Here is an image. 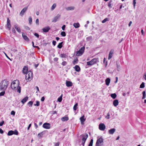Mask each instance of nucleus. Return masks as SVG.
I'll use <instances>...</instances> for the list:
<instances>
[{
    "label": "nucleus",
    "instance_id": "nucleus-1",
    "mask_svg": "<svg viewBox=\"0 0 146 146\" xmlns=\"http://www.w3.org/2000/svg\"><path fill=\"white\" fill-rule=\"evenodd\" d=\"M9 85V81L6 79L2 80L0 83V90L5 91Z\"/></svg>",
    "mask_w": 146,
    "mask_h": 146
},
{
    "label": "nucleus",
    "instance_id": "nucleus-2",
    "mask_svg": "<svg viewBox=\"0 0 146 146\" xmlns=\"http://www.w3.org/2000/svg\"><path fill=\"white\" fill-rule=\"evenodd\" d=\"M18 83L15 85L16 83L13 81L12 82L11 85V88L14 90H17V92L19 93H20L21 92V88L19 86V82L18 80H17Z\"/></svg>",
    "mask_w": 146,
    "mask_h": 146
},
{
    "label": "nucleus",
    "instance_id": "nucleus-3",
    "mask_svg": "<svg viewBox=\"0 0 146 146\" xmlns=\"http://www.w3.org/2000/svg\"><path fill=\"white\" fill-rule=\"evenodd\" d=\"M99 62V61L98 58H94L92 59L91 61L87 62V64L88 66H91L92 65L96 64Z\"/></svg>",
    "mask_w": 146,
    "mask_h": 146
},
{
    "label": "nucleus",
    "instance_id": "nucleus-4",
    "mask_svg": "<svg viewBox=\"0 0 146 146\" xmlns=\"http://www.w3.org/2000/svg\"><path fill=\"white\" fill-rule=\"evenodd\" d=\"M82 137V145L84 146L86 140L88 137V135L87 133H84L80 135Z\"/></svg>",
    "mask_w": 146,
    "mask_h": 146
},
{
    "label": "nucleus",
    "instance_id": "nucleus-5",
    "mask_svg": "<svg viewBox=\"0 0 146 146\" xmlns=\"http://www.w3.org/2000/svg\"><path fill=\"white\" fill-rule=\"evenodd\" d=\"M26 74L25 78L27 80H30L32 78L33 74L31 71H28V72Z\"/></svg>",
    "mask_w": 146,
    "mask_h": 146
},
{
    "label": "nucleus",
    "instance_id": "nucleus-6",
    "mask_svg": "<svg viewBox=\"0 0 146 146\" xmlns=\"http://www.w3.org/2000/svg\"><path fill=\"white\" fill-rule=\"evenodd\" d=\"M84 47L83 46L81 47L79 50L76 52V55L77 56H81L84 52Z\"/></svg>",
    "mask_w": 146,
    "mask_h": 146
},
{
    "label": "nucleus",
    "instance_id": "nucleus-7",
    "mask_svg": "<svg viewBox=\"0 0 146 146\" xmlns=\"http://www.w3.org/2000/svg\"><path fill=\"white\" fill-rule=\"evenodd\" d=\"M42 127L45 129H50L51 127V125L49 123H45L43 124Z\"/></svg>",
    "mask_w": 146,
    "mask_h": 146
},
{
    "label": "nucleus",
    "instance_id": "nucleus-8",
    "mask_svg": "<svg viewBox=\"0 0 146 146\" xmlns=\"http://www.w3.org/2000/svg\"><path fill=\"white\" fill-rule=\"evenodd\" d=\"M99 129L102 131H104L106 128V126L103 123H101L99 125Z\"/></svg>",
    "mask_w": 146,
    "mask_h": 146
},
{
    "label": "nucleus",
    "instance_id": "nucleus-9",
    "mask_svg": "<svg viewBox=\"0 0 146 146\" xmlns=\"http://www.w3.org/2000/svg\"><path fill=\"white\" fill-rule=\"evenodd\" d=\"M60 15L59 14H58L55 17L52 19V22L55 23L57 21L58 19H59L60 17Z\"/></svg>",
    "mask_w": 146,
    "mask_h": 146
},
{
    "label": "nucleus",
    "instance_id": "nucleus-10",
    "mask_svg": "<svg viewBox=\"0 0 146 146\" xmlns=\"http://www.w3.org/2000/svg\"><path fill=\"white\" fill-rule=\"evenodd\" d=\"M7 28L10 30L11 29V25L10 24V21L9 20L8 18H7Z\"/></svg>",
    "mask_w": 146,
    "mask_h": 146
},
{
    "label": "nucleus",
    "instance_id": "nucleus-11",
    "mask_svg": "<svg viewBox=\"0 0 146 146\" xmlns=\"http://www.w3.org/2000/svg\"><path fill=\"white\" fill-rule=\"evenodd\" d=\"M28 8V7H24L21 11L20 14V15L22 16L24 13L26 11Z\"/></svg>",
    "mask_w": 146,
    "mask_h": 146
},
{
    "label": "nucleus",
    "instance_id": "nucleus-12",
    "mask_svg": "<svg viewBox=\"0 0 146 146\" xmlns=\"http://www.w3.org/2000/svg\"><path fill=\"white\" fill-rule=\"evenodd\" d=\"M114 52V50H111L109 53L108 57V60H109L111 59L112 57L113 54Z\"/></svg>",
    "mask_w": 146,
    "mask_h": 146
},
{
    "label": "nucleus",
    "instance_id": "nucleus-13",
    "mask_svg": "<svg viewBox=\"0 0 146 146\" xmlns=\"http://www.w3.org/2000/svg\"><path fill=\"white\" fill-rule=\"evenodd\" d=\"M45 131H44L38 134V137L40 139L43 137V135L45 134Z\"/></svg>",
    "mask_w": 146,
    "mask_h": 146
},
{
    "label": "nucleus",
    "instance_id": "nucleus-14",
    "mask_svg": "<svg viewBox=\"0 0 146 146\" xmlns=\"http://www.w3.org/2000/svg\"><path fill=\"white\" fill-rule=\"evenodd\" d=\"M28 67L26 66H25L23 69V72L24 74H26L28 72Z\"/></svg>",
    "mask_w": 146,
    "mask_h": 146
},
{
    "label": "nucleus",
    "instance_id": "nucleus-15",
    "mask_svg": "<svg viewBox=\"0 0 146 146\" xmlns=\"http://www.w3.org/2000/svg\"><path fill=\"white\" fill-rule=\"evenodd\" d=\"M50 28L49 26L43 28L42 30L44 32L47 33L50 30Z\"/></svg>",
    "mask_w": 146,
    "mask_h": 146
},
{
    "label": "nucleus",
    "instance_id": "nucleus-16",
    "mask_svg": "<svg viewBox=\"0 0 146 146\" xmlns=\"http://www.w3.org/2000/svg\"><path fill=\"white\" fill-rule=\"evenodd\" d=\"M22 36L23 38L26 41H29V39L27 37L26 35L25 34V33H22Z\"/></svg>",
    "mask_w": 146,
    "mask_h": 146
},
{
    "label": "nucleus",
    "instance_id": "nucleus-17",
    "mask_svg": "<svg viewBox=\"0 0 146 146\" xmlns=\"http://www.w3.org/2000/svg\"><path fill=\"white\" fill-rule=\"evenodd\" d=\"M15 28V29L17 31L20 33L21 32V30L20 28L18 27V25L17 24H16L14 26Z\"/></svg>",
    "mask_w": 146,
    "mask_h": 146
},
{
    "label": "nucleus",
    "instance_id": "nucleus-18",
    "mask_svg": "<svg viewBox=\"0 0 146 146\" xmlns=\"http://www.w3.org/2000/svg\"><path fill=\"white\" fill-rule=\"evenodd\" d=\"M66 86L68 87L72 86V82L70 81H66Z\"/></svg>",
    "mask_w": 146,
    "mask_h": 146
},
{
    "label": "nucleus",
    "instance_id": "nucleus-19",
    "mask_svg": "<svg viewBox=\"0 0 146 146\" xmlns=\"http://www.w3.org/2000/svg\"><path fill=\"white\" fill-rule=\"evenodd\" d=\"M74 68L75 69V70L76 71L78 72H80V66L78 65H76L75 67H74Z\"/></svg>",
    "mask_w": 146,
    "mask_h": 146
},
{
    "label": "nucleus",
    "instance_id": "nucleus-20",
    "mask_svg": "<svg viewBox=\"0 0 146 146\" xmlns=\"http://www.w3.org/2000/svg\"><path fill=\"white\" fill-rule=\"evenodd\" d=\"M115 131V128H112L109 130L108 133L110 134H113Z\"/></svg>",
    "mask_w": 146,
    "mask_h": 146
},
{
    "label": "nucleus",
    "instance_id": "nucleus-21",
    "mask_svg": "<svg viewBox=\"0 0 146 146\" xmlns=\"http://www.w3.org/2000/svg\"><path fill=\"white\" fill-rule=\"evenodd\" d=\"M118 101L117 99L114 100L113 102V105L115 107L117 106L118 105Z\"/></svg>",
    "mask_w": 146,
    "mask_h": 146
},
{
    "label": "nucleus",
    "instance_id": "nucleus-22",
    "mask_svg": "<svg viewBox=\"0 0 146 146\" xmlns=\"http://www.w3.org/2000/svg\"><path fill=\"white\" fill-rule=\"evenodd\" d=\"M28 98H29L28 96L25 97L21 100V103L23 104H24L28 100Z\"/></svg>",
    "mask_w": 146,
    "mask_h": 146
},
{
    "label": "nucleus",
    "instance_id": "nucleus-23",
    "mask_svg": "<svg viewBox=\"0 0 146 146\" xmlns=\"http://www.w3.org/2000/svg\"><path fill=\"white\" fill-rule=\"evenodd\" d=\"M84 115L81 117L80 119L82 124H84V122L85 120V119H84Z\"/></svg>",
    "mask_w": 146,
    "mask_h": 146
},
{
    "label": "nucleus",
    "instance_id": "nucleus-24",
    "mask_svg": "<svg viewBox=\"0 0 146 146\" xmlns=\"http://www.w3.org/2000/svg\"><path fill=\"white\" fill-rule=\"evenodd\" d=\"M96 142H98V143H102L103 142V139L102 137H100L98 139Z\"/></svg>",
    "mask_w": 146,
    "mask_h": 146
},
{
    "label": "nucleus",
    "instance_id": "nucleus-25",
    "mask_svg": "<svg viewBox=\"0 0 146 146\" xmlns=\"http://www.w3.org/2000/svg\"><path fill=\"white\" fill-rule=\"evenodd\" d=\"M110 78H107L105 80L106 85L107 86H108L110 83Z\"/></svg>",
    "mask_w": 146,
    "mask_h": 146
},
{
    "label": "nucleus",
    "instance_id": "nucleus-26",
    "mask_svg": "<svg viewBox=\"0 0 146 146\" xmlns=\"http://www.w3.org/2000/svg\"><path fill=\"white\" fill-rule=\"evenodd\" d=\"M68 117L65 116L63 117H62L61 119L62 121H67L68 120Z\"/></svg>",
    "mask_w": 146,
    "mask_h": 146
},
{
    "label": "nucleus",
    "instance_id": "nucleus-27",
    "mask_svg": "<svg viewBox=\"0 0 146 146\" xmlns=\"http://www.w3.org/2000/svg\"><path fill=\"white\" fill-rule=\"evenodd\" d=\"M73 25L76 28H77L79 27L80 26L79 23H74L73 24Z\"/></svg>",
    "mask_w": 146,
    "mask_h": 146
},
{
    "label": "nucleus",
    "instance_id": "nucleus-28",
    "mask_svg": "<svg viewBox=\"0 0 146 146\" xmlns=\"http://www.w3.org/2000/svg\"><path fill=\"white\" fill-rule=\"evenodd\" d=\"M110 96L113 99H115L117 96V95L115 93L111 94L110 95Z\"/></svg>",
    "mask_w": 146,
    "mask_h": 146
},
{
    "label": "nucleus",
    "instance_id": "nucleus-29",
    "mask_svg": "<svg viewBox=\"0 0 146 146\" xmlns=\"http://www.w3.org/2000/svg\"><path fill=\"white\" fill-rule=\"evenodd\" d=\"M13 131L10 130L7 133V135L8 136H11L13 135Z\"/></svg>",
    "mask_w": 146,
    "mask_h": 146
},
{
    "label": "nucleus",
    "instance_id": "nucleus-30",
    "mask_svg": "<svg viewBox=\"0 0 146 146\" xmlns=\"http://www.w3.org/2000/svg\"><path fill=\"white\" fill-rule=\"evenodd\" d=\"M56 3H54L52 5V6L51 9L52 11L54 9L56 8Z\"/></svg>",
    "mask_w": 146,
    "mask_h": 146
},
{
    "label": "nucleus",
    "instance_id": "nucleus-31",
    "mask_svg": "<svg viewBox=\"0 0 146 146\" xmlns=\"http://www.w3.org/2000/svg\"><path fill=\"white\" fill-rule=\"evenodd\" d=\"M78 58H76L73 61V64L74 65H75L78 63Z\"/></svg>",
    "mask_w": 146,
    "mask_h": 146
},
{
    "label": "nucleus",
    "instance_id": "nucleus-32",
    "mask_svg": "<svg viewBox=\"0 0 146 146\" xmlns=\"http://www.w3.org/2000/svg\"><path fill=\"white\" fill-rule=\"evenodd\" d=\"M63 43V42H61L57 46V47L59 48H61L62 46V44Z\"/></svg>",
    "mask_w": 146,
    "mask_h": 146
},
{
    "label": "nucleus",
    "instance_id": "nucleus-33",
    "mask_svg": "<svg viewBox=\"0 0 146 146\" xmlns=\"http://www.w3.org/2000/svg\"><path fill=\"white\" fill-rule=\"evenodd\" d=\"M74 9V7H67L66 9L67 10H73Z\"/></svg>",
    "mask_w": 146,
    "mask_h": 146
},
{
    "label": "nucleus",
    "instance_id": "nucleus-34",
    "mask_svg": "<svg viewBox=\"0 0 146 146\" xmlns=\"http://www.w3.org/2000/svg\"><path fill=\"white\" fill-rule=\"evenodd\" d=\"M60 56L62 58H66V56L65 54H61L60 55Z\"/></svg>",
    "mask_w": 146,
    "mask_h": 146
},
{
    "label": "nucleus",
    "instance_id": "nucleus-35",
    "mask_svg": "<svg viewBox=\"0 0 146 146\" xmlns=\"http://www.w3.org/2000/svg\"><path fill=\"white\" fill-rule=\"evenodd\" d=\"M62 94L60 96L59 98H58V101L59 102H60L62 101Z\"/></svg>",
    "mask_w": 146,
    "mask_h": 146
},
{
    "label": "nucleus",
    "instance_id": "nucleus-36",
    "mask_svg": "<svg viewBox=\"0 0 146 146\" xmlns=\"http://www.w3.org/2000/svg\"><path fill=\"white\" fill-rule=\"evenodd\" d=\"M78 106V103H76V104L73 107V110H76L77 108V106Z\"/></svg>",
    "mask_w": 146,
    "mask_h": 146
},
{
    "label": "nucleus",
    "instance_id": "nucleus-37",
    "mask_svg": "<svg viewBox=\"0 0 146 146\" xmlns=\"http://www.w3.org/2000/svg\"><path fill=\"white\" fill-rule=\"evenodd\" d=\"M33 104V102L32 101H31L29 102L27 104L29 106H30L31 107L32 106Z\"/></svg>",
    "mask_w": 146,
    "mask_h": 146
},
{
    "label": "nucleus",
    "instance_id": "nucleus-38",
    "mask_svg": "<svg viewBox=\"0 0 146 146\" xmlns=\"http://www.w3.org/2000/svg\"><path fill=\"white\" fill-rule=\"evenodd\" d=\"M93 142V140L92 139L90 140V142L88 146H92Z\"/></svg>",
    "mask_w": 146,
    "mask_h": 146
},
{
    "label": "nucleus",
    "instance_id": "nucleus-39",
    "mask_svg": "<svg viewBox=\"0 0 146 146\" xmlns=\"http://www.w3.org/2000/svg\"><path fill=\"white\" fill-rule=\"evenodd\" d=\"M108 18H106L102 21V23H104L106 21H108Z\"/></svg>",
    "mask_w": 146,
    "mask_h": 146
},
{
    "label": "nucleus",
    "instance_id": "nucleus-40",
    "mask_svg": "<svg viewBox=\"0 0 146 146\" xmlns=\"http://www.w3.org/2000/svg\"><path fill=\"white\" fill-rule=\"evenodd\" d=\"M29 21L30 24H31L32 22V19L31 17H30L29 18Z\"/></svg>",
    "mask_w": 146,
    "mask_h": 146
},
{
    "label": "nucleus",
    "instance_id": "nucleus-41",
    "mask_svg": "<svg viewBox=\"0 0 146 146\" xmlns=\"http://www.w3.org/2000/svg\"><path fill=\"white\" fill-rule=\"evenodd\" d=\"M61 35L63 36H66V34L64 31H62L61 33Z\"/></svg>",
    "mask_w": 146,
    "mask_h": 146
},
{
    "label": "nucleus",
    "instance_id": "nucleus-42",
    "mask_svg": "<svg viewBox=\"0 0 146 146\" xmlns=\"http://www.w3.org/2000/svg\"><path fill=\"white\" fill-rule=\"evenodd\" d=\"M145 87L144 83L143 82L140 85V88H143Z\"/></svg>",
    "mask_w": 146,
    "mask_h": 146
},
{
    "label": "nucleus",
    "instance_id": "nucleus-43",
    "mask_svg": "<svg viewBox=\"0 0 146 146\" xmlns=\"http://www.w3.org/2000/svg\"><path fill=\"white\" fill-rule=\"evenodd\" d=\"M13 134L16 135L18 134V131L16 130H15L14 131H13Z\"/></svg>",
    "mask_w": 146,
    "mask_h": 146
},
{
    "label": "nucleus",
    "instance_id": "nucleus-44",
    "mask_svg": "<svg viewBox=\"0 0 146 146\" xmlns=\"http://www.w3.org/2000/svg\"><path fill=\"white\" fill-rule=\"evenodd\" d=\"M34 105L35 106H39L40 105L39 102L38 101H36V104H34Z\"/></svg>",
    "mask_w": 146,
    "mask_h": 146
},
{
    "label": "nucleus",
    "instance_id": "nucleus-45",
    "mask_svg": "<svg viewBox=\"0 0 146 146\" xmlns=\"http://www.w3.org/2000/svg\"><path fill=\"white\" fill-rule=\"evenodd\" d=\"M5 92L4 91H3L2 92L0 93V96H3L5 94Z\"/></svg>",
    "mask_w": 146,
    "mask_h": 146
},
{
    "label": "nucleus",
    "instance_id": "nucleus-46",
    "mask_svg": "<svg viewBox=\"0 0 146 146\" xmlns=\"http://www.w3.org/2000/svg\"><path fill=\"white\" fill-rule=\"evenodd\" d=\"M67 64V62L66 61H64L62 63V65L63 66L66 65Z\"/></svg>",
    "mask_w": 146,
    "mask_h": 146
},
{
    "label": "nucleus",
    "instance_id": "nucleus-47",
    "mask_svg": "<svg viewBox=\"0 0 146 146\" xmlns=\"http://www.w3.org/2000/svg\"><path fill=\"white\" fill-rule=\"evenodd\" d=\"M111 1H110L109 3L108 4V6L109 7H110V8H111L112 7L111 6Z\"/></svg>",
    "mask_w": 146,
    "mask_h": 146
},
{
    "label": "nucleus",
    "instance_id": "nucleus-48",
    "mask_svg": "<svg viewBox=\"0 0 146 146\" xmlns=\"http://www.w3.org/2000/svg\"><path fill=\"white\" fill-rule=\"evenodd\" d=\"M110 113L109 112L107 113V115L106 116V118L107 119H109L110 118Z\"/></svg>",
    "mask_w": 146,
    "mask_h": 146
},
{
    "label": "nucleus",
    "instance_id": "nucleus-49",
    "mask_svg": "<svg viewBox=\"0 0 146 146\" xmlns=\"http://www.w3.org/2000/svg\"><path fill=\"white\" fill-rule=\"evenodd\" d=\"M96 146H102V145L101 143H98V142H96Z\"/></svg>",
    "mask_w": 146,
    "mask_h": 146
},
{
    "label": "nucleus",
    "instance_id": "nucleus-50",
    "mask_svg": "<svg viewBox=\"0 0 146 146\" xmlns=\"http://www.w3.org/2000/svg\"><path fill=\"white\" fill-rule=\"evenodd\" d=\"M136 0H133V6H134V8H135V5L136 4Z\"/></svg>",
    "mask_w": 146,
    "mask_h": 146
},
{
    "label": "nucleus",
    "instance_id": "nucleus-51",
    "mask_svg": "<svg viewBox=\"0 0 146 146\" xmlns=\"http://www.w3.org/2000/svg\"><path fill=\"white\" fill-rule=\"evenodd\" d=\"M34 35L38 38L39 37V35L38 33H34Z\"/></svg>",
    "mask_w": 146,
    "mask_h": 146
},
{
    "label": "nucleus",
    "instance_id": "nucleus-52",
    "mask_svg": "<svg viewBox=\"0 0 146 146\" xmlns=\"http://www.w3.org/2000/svg\"><path fill=\"white\" fill-rule=\"evenodd\" d=\"M11 114L12 115H14L15 114V112L14 111H12L11 112Z\"/></svg>",
    "mask_w": 146,
    "mask_h": 146
},
{
    "label": "nucleus",
    "instance_id": "nucleus-53",
    "mask_svg": "<svg viewBox=\"0 0 146 146\" xmlns=\"http://www.w3.org/2000/svg\"><path fill=\"white\" fill-rule=\"evenodd\" d=\"M143 77L146 80V72L144 73Z\"/></svg>",
    "mask_w": 146,
    "mask_h": 146
},
{
    "label": "nucleus",
    "instance_id": "nucleus-54",
    "mask_svg": "<svg viewBox=\"0 0 146 146\" xmlns=\"http://www.w3.org/2000/svg\"><path fill=\"white\" fill-rule=\"evenodd\" d=\"M36 23L37 25L39 24V20L38 19H36Z\"/></svg>",
    "mask_w": 146,
    "mask_h": 146
},
{
    "label": "nucleus",
    "instance_id": "nucleus-55",
    "mask_svg": "<svg viewBox=\"0 0 146 146\" xmlns=\"http://www.w3.org/2000/svg\"><path fill=\"white\" fill-rule=\"evenodd\" d=\"M12 31L13 33H16L15 30L14 28H12Z\"/></svg>",
    "mask_w": 146,
    "mask_h": 146
},
{
    "label": "nucleus",
    "instance_id": "nucleus-56",
    "mask_svg": "<svg viewBox=\"0 0 146 146\" xmlns=\"http://www.w3.org/2000/svg\"><path fill=\"white\" fill-rule=\"evenodd\" d=\"M66 26L65 25H64L62 27V29L63 31L65 30V28Z\"/></svg>",
    "mask_w": 146,
    "mask_h": 146
},
{
    "label": "nucleus",
    "instance_id": "nucleus-57",
    "mask_svg": "<svg viewBox=\"0 0 146 146\" xmlns=\"http://www.w3.org/2000/svg\"><path fill=\"white\" fill-rule=\"evenodd\" d=\"M4 123V121H1L0 123V126H2L3 124Z\"/></svg>",
    "mask_w": 146,
    "mask_h": 146
},
{
    "label": "nucleus",
    "instance_id": "nucleus-58",
    "mask_svg": "<svg viewBox=\"0 0 146 146\" xmlns=\"http://www.w3.org/2000/svg\"><path fill=\"white\" fill-rule=\"evenodd\" d=\"M52 43L53 45L54 46H55L56 44V42L55 40H53Z\"/></svg>",
    "mask_w": 146,
    "mask_h": 146
},
{
    "label": "nucleus",
    "instance_id": "nucleus-59",
    "mask_svg": "<svg viewBox=\"0 0 146 146\" xmlns=\"http://www.w3.org/2000/svg\"><path fill=\"white\" fill-rule=\"evenodd\" d=\"M25 28L27 30H30V28L28 26H25Z\"/></svg>",
    "mask_w": 146,
    "mask_h": 146
},
{
    "label": "nucleus",
    "instance_id": "nucleus-60",
    "mask_svg": "<svg viewBox=\"0 0 146 146\" xmlns=\"http://www.w3.org/2000/svg\"><path fill=\"white\" fill-rule=\"evenodd\" d=\"M59 144L60 143L59 142L56 143L55 144L54 146H59Z\"/></svg>",
    "mask_w": 146,
    "mask_h": 146
},
{
    "label": "nucleus",
    "instance_id": "nucleus-61",
    "mask_svg": "<svg viewBox=\"0 0 146 146\" xmlns=\"http://www.w3.org/2000/svg\"><path fill=\"white\" fill-rule=\"evenodd\" d=\"M45 99V98L44 97H42L41 98V100L42 102H43L44 101Z\"/></svg>",
    "mask_w": 146,
    "mask_h": 146
},
{
    "label": "nucleus",
    "instance_id": "nucleus-62",
    "mask_svg": "<svg viewBox=\"0 0 146 146\" xmlns=\"http://www.w3.org/2000/svg\"><path fill=\"white\" fill-rule=\"evenodd\" d=\"M3 132H4L3 130L2 129L0 128V133L1 134H3Z\"/></svg>",
    "mask_w": 146,
    "mask_h": 146
},
{
    "label": "nucleus",
    "instance_id": "nucleus-63",
    "mask_svg": "<svg viewBox=\"0 0 146 146\" xmlns=\"http://www.w3.org/2000/svg\"><path fill=\"white\" fill-rule=\"evenodd\" d=\"M58 60V58H55L54 59V61H57Z\"/></svg>",
    "mask_w": 146,
    "mask_h": 146
},
{
    "label": "nucleus",
    "instance_id": "nucleus-64",
    "mask_svg": "<svg viewBox=\"0 0 146 146\" xmlns=\"http://www.w3.org/2000/svg\"><path fill=\"white\" fill-rule=\"evenodd\" d=\"M31 123L29 125V126H28V127L27 128L28 130H29V128H30V127H31Z\"/></svg>",
    "mask_w": 146,
    "mask_h": 146
}]
</instances>
